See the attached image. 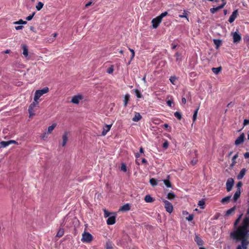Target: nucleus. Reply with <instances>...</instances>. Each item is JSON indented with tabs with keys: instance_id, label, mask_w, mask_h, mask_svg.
Masks as SVG:
<instances>
[{
	"instance_id": "obj_1",
	"label": "nucleus",
	"mask_w": 249,
	"mask_h": 249,
	"mask_svg": "<svg viewBox=\"0 0 249 249\" xmlns=\"http://www.w3.org/2000/svg\"><path fill=\"white\" fill-rule=\"evenodd\" d=\"M247 214L248 215L243 219L240 225H237L241 220L237 218L234 223V229L230 234V238L235 243L241 242L236 249H247L249 241L247 237L249 235V213L247 210Z\"/></svg>"
},
{
	"instance_id": "obj_2",
	"label": "nucleus",
	"mask_w": 249,
	"mask_h": 249,
	"mask_svg": "<svg viewBox=\"0 0 249 249\" xmlns=\"http://www.w3.org/2000/svg\"><path fill=\"white\" fill-rule=\"evenodd\" d=\"M48 91L49 88L48 87H45L42 89L36 90L35 93L34 100H38L42 95Z\"/></svg>"
},
{
	"instance_id": "obj_3",
	"label": "nucleus",
	"mask_w": 249,
	"mask_h": 249,
	"mask_svg": "<svg viewBox=\"0 0 249 249\" xmlns=\"http://www.w3.org/2000/svg\"><path fill=\"white\" fill-rule=\"evenodd\" d=\"M92 240V235L87 232H84L82 234V238L81 240L83 242L89 243Z\"/></svg>"
},
{
	"instance_id": "obj_4",
	"label": "nucleus",
	"mask_w": 249,
	"mask_h": 249,
	"mask_svg": "<svg viewBox=\"0 0 249 249\" xmlns=\"http://www.w3.org/2000/svg\"><path fill=\"white\" fill-rule=\"evenodd\" d=\"M223 3L220 5L216 7H213L210 9V12L212 14H214L220 9H222L225 5L226 4V0H224V1H222Z\"/></svg>"
},
{
	"instance_id": "obj_5",
	"label": "nucleus",
	"mask_w": 249,
	"mask_h": 249,
	"mask_svg": "<svg viewBox=\"0 0 249 249\" xmlns=\"http://www.w3.org/2000/svg\"><path fill=\"white\" fill-rule=\"evenodd\" d=\"M163 202L164 203L166 211L169 213H171L173 210L172 204L169 201L166 200H164Z\"/></svg>"
},
{
	"instance_id": "obj_6",
	"label": "nucleus",
	"mask_w": 249,
	"mask_h": 249,
	"mask_svg": "<svg viewBox=\"0 0 249 249\" xmlns=\"http://www.w3.org/2000/svg\"><path fill=\"white\" fill-rule=\"evenodd\" d=\"M83 98V96L81 94H78L73 96L71 100V102L73 104H78L80 101Z\"/></svg>"
},
{
	"instance_id": "obj_7",
	"label": "nucleus",
	"mask_w": 249,
	"mask_h": 249,
	"mask_svg": "<svg viewBox=\"0 0 249 249\" xmlns=\"http://www.w3.org/2000/svg\"><path fill=\"white\" fill-rule=\"evenodd\" d=\"M234 184V180L232 178L228 179L226 182V189L228 192L231 191Z\"/></svg>"
},
{
	"instance_id": "obj_8",
	"label": "nucleus",
	"mask_w": 249,
	"mask_h": 249,
	"mask_svg": "<svg viewBox=\"0 0 249 249\" xmlns=\"http://www.w3.org/2000/svg\"><path fill=\"white\" fill-rule=\"evenodd\" d=\"M152 26L154 29H156L161 22V20L158 17L153 18L152 20Z\"/></svg>"
},
{
	"instance_id": "obj_9",
	"label": "nucleus",
	"mask_w": 249,
	"mask_h": 249,
	"mask_svg": "<svg viewBox=\"0 0 249 249\" xmlns=\"http://www.w3.org/2000/svg\"><path fill=\"white\" fill-rule=\"evenodd\" d=\"M245 135L244 133L241 134L235 140V144L238 145L244 142Z\"/></svg>"
},
{
	"instance_id": "obj_10",
	"label": "nucleus",
	"mask_w": 249,
	"mask_h": 249,
	"mask_svg": "<svg viewBox=\"0 0 249 249\" xmlns=\"http://www.w3.org/2000/svg\"><path fill=\"white\" fill-rule=\"evenodd\" d=\"M237 15H238V10H235L232 13L231 15L230 16V17L229 19V22L231 23L233 22L234 21V20L235 19V18H237Z\"/></svg>"
},
{
	"instance_id": "obj_11",
	"label": "nucleus",
	"mask_w": 249,
	"mask_h": 249,
	"mask_svg": "<svg viewBox=\"0 0 249 249\" xmlns=\"http://www.w3.org/2000/svg\"><path fill=\"white\" fill-rule=\"evenodd\" d=\"M233 39L234 43L239 42L241 39V36L237 32H234L233 34Z\"/></svg>"
},
{
	"instance_id": "obj_12",
	"label": "nucleus",
	"mask_w": 249,
	"mask_h": 249,
	"mask_svg": "<svg viewBox=\"0 0 249 249\" xmlns=\"http://www.w3.org/2000/svg\"><path fill=\"white\" fill-rule=\"evenodd\" d=\"M115 219L116 216L115 215H111L108 217V219H107V223L108 225H113L115 223Z\"/></svg>"
},
{
	"instance_id": "obj_13",
	"label": "nucleus",
	"mask_w": 249,
	"mask_h": 249,
	"mask_svg": "<svg viewBox=\"0 0 249 249\" xmlns=\"http://www.w3.org/2000/svg\"><path fill=\"white\" fill-rule=\"evenodd\" d=\"M111 126L112 124H106L105 126L103 128V130L102 132V135L103 136H105L107 134V133L110 130Z\"/></svg>"
},
{
	"instance_id": "obj_14",
	"label": "nucleus",
	"mask_w": 249,
	"mask_h": 249,
	"mask_svg": "<svg viewBox=\"0 0 249 249\" xmlns=\"http://www.w3.org/2000/svg\"><path fill=\"white\" fill-rule=\"evenodd\" d=\"M68 133L67 132H65L62 136V140H63L62 143V146H65V145L66 144V143L68 141Z\"/></svg>"
},
{
	"instance_id": "obj_15",
	"label": "nucleus",
	"mask_w": 249,
	"mask_h": 249,
	"mask_svg": "<svg viewBox=\"0 0 249 249\" xmlns=\"http://www.w3.org/2000/svg\"><path fill=\"white\" fill-rule=\"evenodd\" d=\"M142 118L141 115L137 112H135V115L132 118V121L135 122H137Z\"/></svg>"
},
{
	"instance_id": "obj_16",
	"label": "nucleus",
	"mask_w": 249,
	"mask_h": 249,
	"mask_svg": "<svg viewBox=\"0 0 249 249\" xmlns=\"http://www.w3.org/2000/svg\"><path fill=\"white\" fill-rule=\"evenodd\" d=\"M195 241L196 242L197 245L199 246H201L203 244V240L197 235H195Z\"/></svg>"
},
{
	"instance_id": "obj_17",
	"label": "nucleus",
	"mask_w": 249,
	"mask_h": 249,
	"mask_svg": "<svg viewBox=\"0 0 249 249\" xmlns=\"http://www.w3.org/2000/svg\"><path fill=\"white\" fill-rule=\"evenodd\" d=\"M130 207L129 204L127 203L122 206L119 209L121 211H128L130 210Z\"/></svg>"
},
{
	"instance_id": "obj_18",
	"label": "nucleus",
	"mask_w": 249,
	"mask_h": 249,
	"mask_svg": "<svg viewBox=\"0 0 249 249\" xmlns=\"http://www.w3.org/2000/svg\"><path fill=\"white\" fill-rule=\"evenodd\" d=\"M246 172V170L245 168H243L240 172L239 174L238 175L237 178L238 179H241L245 175Z\"/></svg>"
},
{
	"instance_id": "obj_19",
	"label": "nucleus",
	"mask_w": 249,
	"mask_h": 249,
	"mask_svg": "<svg viewBox=\"0 0 249 249\" xmlns=\"http://www.w3.org/2000/svg\"><path fill=\"white\" fill-rule=\"evenodd\" d=\"M22 48L23 49V54L25 57H27L28 55V49L27 46L25 44H22Z\"/></svg>"
},
{
	"instance_id": "obj_20",
	"label": "nucleus",
	"mask_w": 249,
	"mask_h": 249,
	"mask_svg": "<svg viewBox=\"0 0 249 249\" xmlns=\"http://www.w3.org/2000/svg\"><path fill=\"white\" fill-rule=\"evenodd\" d=\"M213 43L215 45L216 49H218L222 44V41L220 39H213Z\"/></svg>"
},
{
	"instance_id": "obj_21",
	"label": "nucleus",
	"mask_w": 249,
	"mask_h": 249,
	"mask_svg": "<svg viewBox=\"0 0 249 249\" xmlns=\"http://www.w3.org/2000/svg\"><path fill=\"white\" fill-rule=\"evenodd\" d=\"M241 192L240 189H237L236 192L235 193L233 196V199L234 201H236L240 196Z\"/></svg>"
},
{
	"instance_id": "obj_22",
	"label": "nucleus",
	"mask_w": 249,
	"mask_h": 249,
	"mask_svg": "<svg viewBox=\"0 0 249 249\" xmlns=\"http://www.w3.org/2000/svg\"><path fill=\"white\" fill-rule=\"evenodd\" d=\"M144 200L146 202L151 203L154 201V199L150 195H146L144 197Z\"/></svg>"
},
{
	"instance_id": "obj_23",
	"label": "nucleus",
	"mask_w": 249,
	"mask_h": 249,
	"mask_svg": "<svg viewBox=\"0 0 249 249\" xmlns=\"http://www.w3.org/2000/svg\"><path fill=\"white\" fill-rule=\"evenodd\" d=\"M221 70H222V68L221 67H217V68H213L212 69V71L215 74H218L219 73V72L221 71Z\"/></svg>"
},
{
	"instance_id": "obj_24",
	"label": "nucleus",
	"mask_w": 249,
	"mask_h": 249,
	"mask_svg": "<svg viewBox=\"0 0 249 249\" xmlns=\"http://www.w3.org/2000/svg\"><path fill=\"white\" fill-rule=\"evenodd\" d=\"M56 124H53L52 125L49 126L48 128L47 133L48 134L51 133L53 131V130L54 129V128L56 127Z\"/></svg>"
},
{
	"instance_id": "obj_25",
	"label": "nucleus",
	"mask_w": 249,
	"mask_h": 249,
	"mask_svg": "<svg viewBox=\"0 0 249 249\" xmlns=\"http://www.w3.org/2000/svg\"><path fill=\"white\" fill-rule=\"evenodd\" d=\"M130 95L128 94H126L124 97V106L126 107L127 105L128 101L129 100Z\"/></svg>"
},
{
	"instance_id": "obj_26",
	"label": "nucleus",
	"mask_w": 249,
	"mask_h": 249,
	"mask_svg": "<svg viewBox=\"0 0 249 249\" xmlns=\"http://www.w3.org/2000/svg\"><path fill=\"white\" fill-rule=\"evenodd\" d=\"M176 197L175 194L173 192H170L168 194L167 198L169 200H173Z\"/></svg>"
},
{
	"instance_id": "obj_27",
	"label": "nucleus",
	"mask_w": 249,
	"mask_h": 249,
	"mask_svg": "<svg viewBox=\"0 0 249 249\" xmlns=\"http://www.w3.org/2000/svg\"><path fill=\"white\" fill-rule=\"evenodd\" d=\"M9 145L8 141H2L0 142V148H5Z\"/></svg>"
},
{
	"instance_id": "obj_28",
	"label": "nucleus",
	"mask_w": 249,
	"mask_h": 249,
	"mask_svg": "<svg viewBox=\"0 0 249 249\" xmlns=\"http://www.w3.org/2000/svg\"><path fill=\"white\" fill-rule=\"evenodd\" d=\"M231 197V196H226L222 199L221 202L222 203H227L230 201Z\"/></svg>"
},
{
	"instance_id": "obj_29",
	"label": "nucleus",
	"mask_w": 249,
	"mask_h": 249,
	"mask_svg": "<svg viewBox=\"0 0 249 249\" xmlns=\"http://www.w3.org/2000/svg\"><path fill=\"white\" fill-rule=\"evenodd\" d=\"M198 109H199V107H197L194 111L193 116V120L194 122H195L196 119Z\"/></svg>"
},
{
	"instance_id": "obj_30",
	"label": "nucleus",
	"mask_w": 249,
	"mask_h": 249,
	"mask_svg": "<svg viewBox=\"0 0 249 249\" xmlns=\"http://www.w3.org/2000/svg\"><path fill=\"white\" fill-rule=\"evenodd\" d=\"M165 186L168 188L172 187L171 183L170 181L168 179H164L163 180Z\"/></svg>"
},
{
	"instance_id": "obj_31",
	"label": "nucleus",
	"mask_w": 249,
	"mask_h": 249,
	"mask_svg": "<svg viewBox=\"0 0 249 249\" xmlns=\"http://www.w3.org/2000/svg\"><path fill=\"white\" fill-rule=\"evenodd\" d=\"M150 183L153 186H156L158 184L157 180L154 178H152L150 179Z\"/></svg>"
},
{
	"instance_id": "obj_32",
	"label": "nucleus",
	"mask_w": 249,
	"mask_h": 249,
	"mask_svg": "<svg viewBox=\"0 0 249 249\" xmlns=\"http://www.w3.org/2000/svg\"><path fill=\"white\" fill-rule=\"evenodd\" d=\"M175 56L176 57L177 61L180 62L182 60L181 54L179 53H176L175 54Z\"/></svg>"
},
{
	"instance_id": "obj_33",
	"label": "nucleus",
	"mask_w": 249,
	"mask_h": 249,
	"mask_svg": "<svg viewBox=\"0 0 249 249\" xmlns=\"http://www.w3.org/2000/svg\"><path fill=\"white\" fill-rule=\"evenodd\" d=\"M174 116L179 120L182 118V115L180 112L177 111L174 113Z\"/></svg>"
},
{
	"instance_id": "obj_34",
	"label": "nucleus",
	"mask_w": 249,
	"mask_h": 249,
	"mask_svg": "<svg viewBox=\"0 0 249 249\" xmlns=\"http://www.w3.org/2000/svg\"><path fill=\"white\" fill-rule=\"evenodd\" d=\"M135 94L137 98H141L142 97V94L140 90L138 89H134Z\"/></svg>"
},
{
	"instance_id": "obj_35",
	"label": "nucleus",
	"mask_w": 249,
	"mask_h": 249,
	"mask_svg": "<svg viewBox=\"0 0 249 249\" xmlns=\"http://www.w3.org/2000/svg\"><path fill=\"white\" fill-rule=\"evenodd\" d=\"M28 112L30 114V116H29L30 117H31L32 116L35 115V111L34 110V108H31V107H29Z\"/></svg>"
},
{
	"instance_id": "obj_36",
	"label": "nucleus",
	"mask_w": 249,
	"mask_h": 249,
	"mask_svg": "<svg viewBox=\"0 0 249 249\" xmlns=\"http://www.w3.org/2000/svg\"><path fill=\"white\" fill-rule=\"evenodd\" d=\"M26 21H24L22 19H20L18 21H15L14 22V24H27Z\"/></svg>"
},
{
	"instance_id": "obj_37",
	"label": "nucleus",
	"mask_w": 249,
	"mask_h": 249,
	"mask_svg": "<svg viewBox=\"0 0 249 249\" xmlns=\"http://www.w3.org/2000/svg\"><path fill=\"white\" fill-rule=\"evenodd\" d=\"M43 5H44V4L42 2H38L37 4L36 5V8L37 10H38V11L40 10L42 8Z\"/></svg>"
},
{
	"instance_id": "obj_38",
	"label": "nucleus",
	"mask_w": 249,
	"mask_h": 249,
	"mask_svg": "<svg viewBox=\"0 0 249 249\" xmlns=\"http://www.w3.org/2000/svg\"><path fill=\"white\" fill-rule=\"evenodd\" d=\"M187 15H188V14H187V11L185 10H184L182 14L179 15V17L181 18H185L188 20V18H187Z\"/></svg>"
},
{
	"instance_id": "obj_39",
	"label": "nucleus",
	"mask_w": 249,
	"mask_h": 249,
	"mask_svg": "<svg viewBox=\"0 0 249 249\" xmlns=\"http://www.w3.org/2000/svg\"><path fill=\"white\" fill-rule=\"evenodd\" d=\"M63 234H64V230L63 229H60L58 231L56 236L58 237H60L62 236L63 235Z\"/></svg>"
},
{
	"instance_id": "obj_40",
	"label": "nucleus",
	"mask_w": 249,
	"mask_h": 249,
	"mask_svg": "<svg viewBox=\"0 0 249 249\" xmlns=\"http://www.w3.org/2000/svg\"><path fill=\"white\" fill-rule=\"evenodd\" d=\"M38 100H34V102L30 105L29 107H31V108H34L35 107H36L38 105Z\"/></svg>"
},
{
	"instance_id": "obj_41",
	"label": "nucleus",
	"mask_w": 249,
	"mask_h": 249,
	"mask_svg": "<svg viewBox=\"0 0 249 249\" xmlns=\"http://www.w3.org/2000/svg\"><path fill=\"white\" fill-rule=\"evenodd\" d=\"M169 80L172 84L175 85V82H176L177 78L176 76H171Z\"/></svg>"
},
{
	"instance_id": "obj_42",
	"label": "nucleus",
	"mask_w": 249,
	"mask_h": 249,
	"mask_svg": "<svg viewBox=\"0 0 249 249\" xmlns=\"http://www.w3.org/2000/svg\"><path fill=\"white\" fill-rule=\"evenodd\" d=\"M235 207H233L230 209L229 210H228L226 212V214L229 215V214H231V213H232L235 210Z\"/></svg>"
},
{
	"instance_id": "obj_43",
	"label": "nucleus",
	"mask_w": 249,
	"mask_h": 249,
	"mask_svg": "<svg viewBox=\"0 0 249 249\" xmlns=\"http://www.w3.org/2000/svg\"><path fill=\"white\" fill-rule=\"evenodd\" d=\"M168 15L167 12L162 13L160 16H158L161 20L163 18L165 17Z\"/></svg>"
},
{
	"instance_id": "obj_44",
	"label": "nucleus",
	"mask_w": 249,
	"mask_h": 249,
	"mask_svg": "<svg viewBox=\"0 0 249 249\" xmlns=\"http://www.w3.org/2000/svg\"><path fill=\"white\" fill-rule=\"evenodd\" d=\"M198 205L201 209H204V205H205V201L203 200H200L198 201Z\"/></svg>"
},
{
	"instance_id": "obj_45",
	"label": "nucleus",
	"mask_w": 249,
	"mask_h": 249,
	"mask_svg": "<svg viewBox=\"0 0 249 249\" xmlns=\"http://www.w3.org/2000/svg\"><path fill=\"white\" fill-rule=\"evenodd\" d=\"M238 154H236L233 157H232V164L231 165L233 166V165H234V164L236 163V161H235V160L238 158Z\"/></svg>"
},
{
	"instance_id": "obj_46",
	"label": "nucleus",
	"mask_w": 249,
	"mask_h": 249,
	"mask_svg": "<svg viewBox=\"0 0 249 249\" xmlns=\"http://www.w3.org/2000/svg\"><path fill=\"white\" fill-rule=\"evenodd\" d=\"M114 71V67L113 65H111L107 70V72L108 73L111 74Z\"/></svg>"
},
{
	"instance_id": "obj_47",
	"label": "nucleus",
	"mask_w": 249,
	"mask_h": 249,
	"mask_svg": "<svg viewBox=\"0 0 249 249\" xmlns=\"http://www.w3.org/2000/svg\"><path fill=\"white\" fill-rule=\"evenodd\" d=\"M121 169L122 171H124V172H126V166L124 163H122L121 166Z\"/></svg>"
},
{
	"instance_id": "obj_48",
	"label": "nucleus",
	"mask_w": 249,
	"mask_h": 249,
	"mask_svg": "<svg viewBox=\"0 0 249 249\" xmlns=\"http://www.w3.org/2000/svg\"><path fill=\"white\" fill-rule=\"evenodd\" d=\"M48 133L47 132H44L41 136V139L44 140L48 138Z\"/></svg>"
},
{
	"instance_id": "obj_49",
	"label": "nucleus",
	"mask_w": 249,
	"mask_h": 249,
	"mask_svg": "<svg viewBox=\"0 0 249 249\" xmlns=\"http://www.w3.org/2000/svg\"><path fill=\"white\" fill-rule=\"evenodd\" d=\"M35 15V12H34L32 15H30L29 16L27 17L26 19L27 20L30 21L31 19H32V18H33V17Z\"/></svg>"
},
{
	"instance_id": "obj_50",
	"label": "nucleus",
	"mask_w": 249,
	"mask_h": 249,
	"mask_svg": "<svg viewBox=\"0 0 249 249\" xmlns=\"http://www.w3.org/2000/svg\"><path fill=\"white\" fill-rule=\"evenodd\" d=\"M104 216L105 217H107L110 216V213L107 210H104Z\"/></svg>"
},
{
	"instance_id": "obj_51",
	"label": "nucleus",
	"mask_w": 249,
	"mask_h": 249,
	"mask_svg": "<svg viewBox=\"0 0 249 249\" xmlns=\"http://www.w3.org/2000/svg\"><path fill=\"white\" fill-rule=\"evenodd\" d=\"M169 146V143L167 141H166L164 142L163 143L162 147L164 149H166Z\"/></svg>"
},
{
	"instance_id": "obj_52",
	"label": "nucleus",
	"mask_w": 249,
	"mask_h": 249,
	"mask_svg": "<svg viewBox=\"0 0 249 249\" xmlns=\"http://www.w3.org/2000/svg\"><path fill=\"white\" fill-rule=\"evenodd\" d=\"M106 249H113L112 245L110 243H107L106 244Z\"/></svg>"
},
{
	"instance_id": "obj_53",
	"label": "nucleus",
	"mask_w": 249,
	"mask_h": 249,
	"mask_svg": "<svg viewBox=\"0 0 249 249\" xmlns=\"http://www.w3.org/2000/svg\"><path fill=\"white\" fill-rule=\"evenodd\" d=\"M186 218L189 221H191L193 219L194 215L193 214H190L189 216L187 217Z\"/></svg>"
},
{
	"instance_id": "obj_54",
	"label": "nucleus",
	"mask_w": 249,
	"mask_h": 249,
	"mask_svg": "<svg viewBox=\"0 0 249 249\" xmlns=\"http://www.w3.org/2000/svg\"><path fill=\"white\" fill-rule=\"evenodd\" d=\"M129 50L131 52V53H132L131 59H132L134 57V55H135L134 51V50H133L132 49H130V48H129Z\"/></svg>"
},
{
	"instance_id": "obj_55",
	"label": "nucleus",
	"mask_w": 249,
	"mask_h": 249,
	"mask_svg": "<svg viewBox=\"0 0 249 249\" xmlns=\"http://www.w3.org/2000/svg\"><path fill=\"white\" fill-rule=\"evenodd\" d=\"M46 40L49 43H51L54 41V38H46Z\"/></svg>"
},
{
	"instance_id": "obj_56",
	"label": "nucleus",
	"mask_w": 249,
	"mask_h": 249,
	"mask_svg": "<svg viewBox=\"0 0 249 249\" xmlns=\"http://www.w3.org/2000/svg\"><path fill=\"white\" fill-rule=\"evenodd\" d=\"M9 145L11 144H18V142L15 140L8 141Z\"/></svg>"
},
{
	"instance_id": "obj_57",
	"label": "nucleus",
	"mask_w": 249,
	"mask_h": 249,
	"mask_svg": "<svg viewBox=\"0 0 249 249\" xmlns=\"http://www.w3.org/2000/svg\"><path fill=\"white\" fill-rule=\"evenodd\" d=\"M23 26L22 25H19V26H16L15 27V29L17 30H21V29H23Z\"/></svg>"
},
{
	"instance_id": "obj_58",
	"label": "nucleus",
	"mask_w": 249,
	"mask_h": 249,
	"mask_svg": "<svg viewBox=\"0 0 249 249\" xmlns=\"http://www.w3.org/2000/svg\"><path fill=\"white\" fill-rule=\"evenodd\" d=\"M249 124V119H245L244 120V123H243L244 125H246Z\"/></svg>"
},
{
	"instance_id": "obj_59",
	"label": "nucleus",
	"mask_w": 249,
	"mask_h": 249,
	"mask_svg": "<svg viewBox=\"0 0 249 249\" xmlns=\"http://www.w3.org/2000/svg\"><path fill=\"white\" fill-rule=\"evenodd\" d=\"M242 185V183L241 182H239L237 184V187L238 188V189H240V187H241Z\"/></svg>"
},
{
	"instance_id": "obj_60",
	"label": "nucleus",
	"mask_w": 249,
	"mask_h": 249,
	"mask_svg": "<svg viewBox=\"0 0 249 249\" xmlns=\"http://www.w3.org/2000/svg\"><path fill=\"white\" fill-rule=\"evenodd\" d=\"M245 159H248L249 158V152H246L244 155Z\"/></svg>"
},
{
	"instance_id": "obj_61",
	"label": "nucleus",
	"mask_w": 249,
	"mask_h": 249,
	"mask_svg": "<svg viewBox=\"0 0 249 249\" xmlns=\"http://www.w3.org/2000/svg\"><path fill=\"white\" fill-rule=\"evenodd\" d=\"M92 2L91 1H90L85 5V7H88L89 6H90L92 4Z\"/></svg>"
},
{
	"instance_id": "obj_62",
	"label": "nucleus",
	"mask_w": 249,
	"mask_h": 249,
	"mask_svg": "<svg viewBox=\"0 0 249 249\" xmlns=\"http://www.w3.org/2000/svg\"><path fill=\"white\" fill-rule=\"evenodd\" d=\"M167 104L168 106L171 107L172 104V101L171 100H168L167 102Z\"/></svg>"
},
{
	"instance_id": "obj_63",
	"label": "nucleus",
	"mask_w": 249,
	"mask_h": 249,
	"mask_svg": "<svg viewBox=\"0 0 249 249\" xmlns=\"http://www.w3.org/2000/svg\"><path fill=\"white\" fill-rule=\"evenodd\" d=\"M181 102L182 104H185L186 103V99L185 98H182L181 99Z\"/></svg>"
},
{
	"instance_id": "obj_64",
	"label": "nucleus",
	"mask_w": 249,
	"mask_h": 249,
	"mask_svg": "<svg viewBox=\"0 0 249 249\" xmlns=\"http://www.w3.org/2000/svg\"><path fill=\"white\" fill-rule=\"evenodd\" d=\"M196 160H193L191 161V163H192L193 165H194L196 163Z\"/></svg>"
}]
</instances>
